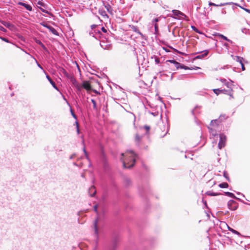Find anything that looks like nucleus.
Listing matches in <instances>:
<instances>
[{
    "label": "nucleus",
    "instance_id": "38",
    "mask_svg": "<svg viewBox=\"0 0 250 250\" xmlns=\"http://www.w3.org/2000/svg\"><path fill=\"white\" fill-rule=\"evenodd\" d=\"M168 62H170V63H173L174 64L176 62H177L175 60H168Z\"/></svg>",
    "mask_w": 250,
    "mask_h": 250
},
{
    "label": "nucleus",
    "instance_id": "9",
    "mask_svg": "<svg viewBox=\"0 0 250 250\" xmlns=\"http://www.w3.org/2000/svg\"><path fill=\"white\" fill-rule=\"evenodd\" d=\"M71 82L74 86L78 90H81L82 89V86L81 84H80L75 79L72 78L71 79Z\"/></svg>",
    "mask_w": 250,
    "mask_h": 250
},
{
    "label": "nucleus",
    "instance_id": "12",
    "mask_svg": "<svg viewBox=\"0 0 250 250\" xmlns=\"http://www.w3.org/2000/svg\"><path fill=\"white\" fill-rule=\"evenodd\" d=\"M1 23L4 26L10 29V30H13L14 27V25L9 22L2 21Z\"/></svg>",
    "mask_w": 250,
    "mask_h": 250
},
{
    "label": "nucleus",
    "instance_id": "17",
    "mask_svg": "<svg viewBox=\"0 0 250 250\" xmlns=\"http://www.w3.org/2000/svg\"><path fill=\"white\" fill-rule=\"evenodd\" d=\"M216 36H217L220 38H221L222 39L228 41V42H231V41H230L229 39H228L226 36H224L223 35H222V34H217L216 35Z\"/></svg>",
    "mask_w": 250,
    "mask_h": 250
},
{
    "label": "nucleus",
    "instance_id": "22",
    "mask_svg": "<svg viewBox=\"0 0 250 250\" xmlns=\"http://www.w3.org/2000/svg\"><path fill=\"white\" fill-rule=\"evenodd\" d=\"M213 91L214 93L217 95H218L219 94H221L220 89H213Z\"/></svg>",
    "mask_w": 250,
    "mask_h": 250
},
{
    "label": "nucleus",
    "instance_id": "28",
    "mask_svg": "<svg viewBox=\"0 0 250 250\" xmlns=\"http://www.w3.org/2000/svg\"><path fill=\"white\" fill-rule=\"evenodd\" d=\"M105 7L106 8V9L107 10V11H108V12L111 13V10H110V9H111V7H110V6L108 4L107 5H106L105 6Z\"/></svg>",
    "mask_w": 250,
    "mask_h": 250
},
{
    "label": "nucleus",
    "instance_id": "24",
    "mask_svg": "<svg viewBox=\"0 0 250 250\" xmlns=\"http://www.w3.org/2000/svg\"><path fill=\"white\" fill-rule=\"evenodd\" d=\"M91 102L93 104V108L95 109H97V104H96V101L92 99Z\"/></svg>",
    "mask_w": 250,
    "mask_h": 250
},
{
    "label": "nucleus",
    "instance_id": "11",
    "mask_svg": "<svg viewBox=\"0 0 250 250\" xmlns=\"http://www.w3.org/2000/svg\"><path fill=\"white\" fill-rule=\"evenodd\" d=\"M88 192H89V193L90 196H91V197L94 196L96 193L95 187L94 186H91L89 188Z\"/></svg>",
    "mask_w": 250,
    "mask_h": 250
},
{
    "label": "nucleus",
    "instance_id": "26",
    "mask_svg": "<svg viewBox=\"0 0 250 250\" xmlns=\"http://www.w3.org/2000/svg\"><path fill=\"white\" fill-rule=\"evenodd\" d=\"M229 230L230 231H231L232 233H235V234H240V233H239V232L238 231L233 229L229 228Z\"/></svg>",
    "mask_w": 250,
    "mask_h": 250
},
{
    "label": "nucleus",
    "instance_id": "3",
    "mask_svg": "<svg viewBox=\"0 0 250 250\" xmlns=\"http://www.w3.org/2000/svg\"><path fill=\"white\" fill-rule=\"evenodd\" d=\"M219 121L218 120H213L211 121L208 128L210 130V133L213 136L216 135V129L218 126Z\"/></svg>",
    "mask_w": 250,
    "mask_h": 250
},
{
    "label": "nucleus",
    "instance_id": "23",
    "mask_svg": "<svg viewBox=\"0 0 250 250\" xmlns=\"http://www.w3.org/2000/svg\"><path fill=\"white\" fill-rule=\"evenodd\" d=\"M225 194L228 195V196L231 197V198H235V195L233 193L229 192H227L225 193Z\"/></svg>",
    "mask_w": 250,
    "mask_h": 250
},
{
    "label": "nucleus",
    "instance_id": "47",
    "mask_svg": "<svg viewBox=\"0 0 250 250\" xmlns=\"http://www.w3.org/2000/svg\"><path fill=\"white\" fill-rule=\"evenodd\" d=\"M38 65L42 69V67L41 66V65L39 64H38Z\"/></svg>",
    "mask_w": 250,
    "mask_h": 250
},
{
    "label": "nucleus",
    "instance_id": "39",
    "mask_svg": "<svg viewBox=\"0 0 250 250\" xmlns=\"http://www.w3.org/2000/svg\"><path fill=\"white\" fill-rule=\"evenodd\" d=\"M0 29L1 31H2L3 32H6V29L3 28V27H0Z\"/></svg>",
    "mask_w": 250,
    "mask_h": 250
},
{
    "label": "nucleus",
    "instance_id": "16",
    "mask_svg": "<svg viewBox=\"0 0 250 250\" xmlns=\"http://www.w3.org/2000/svg\"><path fill=\"white\" fill-rule=\"evenodd\" d=\"M46 78L48 79V80L49 81L50 83L51 84V85L54 87L55 89H57V87L56 86V84L54 81L50 78V77L47 75H46Z\"/></svg>",
    "mask_w": 250,
    "mask_h": 250
},
{
    "label": "nucleus",
    "instance_id": "2",
    "mask_svg": "<svg viewBox=\"0 0 250 250\" xmlns=\"http://www.w3.org/2000/svg\"><path fill=\"white\" fill-rule=\"evenodd\" d=\"M98 205H95L94 206V210L95 212L97 214V217L96 219L94 220V224H93L94 233H95V234L96 235V243L98 242V238H99V236H98L99 232H98V223L99 222L101 221L102 220V217L98 214Z\"/></svg>",
    "mask_w": 250,
    "mask_h": 250
},
{
    "label": "nucleus",
    "instance_id": "35",
    "mask_svg": "<svg viewBox=\"0 0 250 250\" xmlns=\"http://www.w3.org/2000/svg\"><path fill=\"white\" fill-rule=\"evenodd\" d=\"M209 5L210 6H219V5H217V4H215V3H213V2H210L209 3Z\"/></svg>",
    "mask_w": 250,
    "mask_h": 250
},
{
    "label": "nucleus",
    "instance_id": "19",
    "mask_svg": "<svg viewBox=\"0 0 250 250\" xmlns=\"http://www.w3.org/2000/svg\"><path fill=\"white\" fill-rule=\"evenodd\" d=\"M141 139H142V137L138 134H136V135H135V141L137 142V143H139L141 141Z\"/></svg>",
    "mask_w": 250,
    "mask_h": 250
},
{
    "label": "nucleus",
    "instance_id": "6",
    "mask_svg": "<svg viewBox=\"0 0 250 250\" xmlns=\"http://www.w3.org/2000/svg\"><path fill=\"white\" fill-rule=\"evenodd\" d=\"M228 207L229 209L231 210H235L238 208V204L234 200H231L228 202Z\"/></svg>",
    "mask_w": 250,
    "mask_h": 250
},
{
    "label": "nucleus",
    "instance_id": "34",
    "mask_svg": "<svg viewBox=\"0 0 250 250\" xmlns=\"http://www.w3.org/2000/svg\"><path fill=\"white\" fill-rule=\"evenodd\" d=\"M1 40L6 42H9V41L7 39L5 38H1Z\"/></svg>",
    "mask_w": 250,
    "mask_h": 250
},
{
    "label": "nucleus",
    "instance_id": "41",
    "mask_svg": "<svg viewBox=\"0 0 250 250\" xmlns=\"http://www.w3.org/2000/svg\"><path fill=\"white\" fill-rule=\"evenodd\" d=\"M243 9L246 11V12L250 13V9H247V8H243Z\"/></svg>",
    "mask_w": 250,
    "mask_h": 250
},
{
    "label": "nucleus",
    "instance_id": "20",
    "mask_svg": "<svg viewBox=\"0 0 250 250\" xmlns=\"http://www.w3.org/2000/svg\"><path fill=\"white\" fill-rule=\"evenodd\" d=\"M132 29L133 31H134L136 33L139 34L140 35H142V33L140 32L139 30L138 29V28L137 27L133 26Z\"/></svg>",
    "mask_w": 250,
    "mask_h": 250
},
{
    "label": "nucleus",
    "instance_id": "4",
    "mask_svg": "<svg viewBox=\"0 0 250 250\" xmlns=\"http://www.w3.org/2000/svg\"><path fill=\"white\" fill-rule=\"evenodd\" d=\"M225 84L227 86L228 89H220L221 93H223V94H225L228 95L230 97L233 98V91L232 89L229 86V83H226Z\"/></svg>",
    "mask_w": 250,
    "mask_h": 250
},
{
    "label": "nucleus",
    "instance_id": "33",
    "mask_svg": "<svg viewBox=\"0 0 250 250\" xmlns=\"http://www.w3.org/2000/svg\"><path fill=\"white\" fill-rule=\"evenodd\" d=\"M155 62H156V63L157 64L159 63H160V59H159V58H158L156 57V58H155Z\"/></svg>",
    "mask_w": 250,
    "mask_h": 250
},
{
    "label": "nucleus",
    "instance_id": "30",
    "mask_svg": "<svg viewBox=\"0 0 250 250\" xmlns=\"http://www.w3.org/2000/svg\"><path fill=\"white\" fill-rule=\"evenodd\" d=\"M101 15L102 16H103V17L105 16V17H108V16H107V14H106V13H105V11H102V12H101Z\"/></svg>",
    "mask_w": 250,
    "mask_h": 250
},
{
    "label": "nucleus",
    "instance_id": "45",
    "mask_svg": "<svg viewBox=\"0 0 250 250\" xmlns=\"http://www.w3.org/2000/svg\"><path fill=\"white\" fill-rule=\"evenodd\" d=\"M96 27V25H95V24H93V25H91V28H94Z\"/></svg>",
    "mask_w": 250,
    "mask_h": 250
},
{
    "label": "nucleus",
    "instance_id": "43",
    "mask_svg": "<svg viewBox=\"0 0 250 250\" xmlns=\"http://www.w3.org/2000/svg\"><path fill=\"white\" fill-rule=\"evenodd\" d=\"M92 91H93L94 93H96V94H100V93H99V92H98L96 90H92Z\"/></svg>",
    "mask_w": 250,
    "mask_h": 250
},
{
    "label": "nucleus",
    "instance_id": "27",
    "mask_svg": "<svg viewBox=\"0 0 250 250\" xmlns=\"http://www.w3.org/2000/svg\"><path fill=\"white\" fill-rule=\"evenodd\" d=\"M75 124H76V127H77V131L78 133H80V129H79V123H78V122L77 121H76L75 122Z\"/></svg>",
    "mask_w": 250,
    "mask_h": 250
},
{
    "label": "nucleus",
    "instance_id": "18",
    "mask_svg": "<svg viewBox=\"0 0 250 250\" xmlns=\"http://www.w3.org/2000/svg\"><path fill=\"white\" fill-rule=\"evenodd\" d=\"M219 187L221 188H227L229 187V185L227 183H223L219 184Z\"/></svg>",
    "mask_w": 250,
    "mask_h": 250
},
{
    "label": "nucleus",
    "instance_id": "25",
    "mask_svg": "<svg viewBox=\"0 0 250 250\" xmlns=\"http://www.w3.org/2000/svg\"><path fill=\"white\" fill-rule=\"evenodd\" d=\"M174 65H175V67L177 69H179V68H184L183 66H181L179 62H175Z\"/></svg>",
    "mask_w": 250,
    "mask_h": 250
},
{
    "label": "nucleus",
    "instance_id": "29",
    "mask_svg": "<svg viewBox=\"0 0 250 250\" xmlns=\"http://www.w3.org/2000/svg\"><path fill=\"white\" fill-rule=\"evenodd\" d=\"M224 176L229 181V179L228 176V174L227 173V172H224Z\"/></svg>",
    "mask_w": 250,
    "mask_h": 250
},
{
    "label": "nucleus",
    "instance_id": "48",
    "mask_svg": "<svg viewBox=\"0 0 250 250\" xmlns=\"http://www.w3.org/2000/svg\"><path fill=\"white\" fill-rule=\"evenodd\" d=\"M221 81H222V82H226V80H221Z\"/></svg>",
    "mask_w": 250,
    "mask_h": 250
},
{
    "label": "nucleus",
    "instance_id": "21",
    "mask_svg": "<svg viewBox=\"0 0 250 250\" xmlns=\"http://www.w3.org/2000/svg\"><path fill=\"white\" fill-rule=\"evenodd\" d=\"M27 56H28V60L29 61H30L31 62H35L36 63H37V61L31 56H30L29 55H27Z\"/></svg>",
    "mask_w": 250,
    "mask_h": 250
},
{
    "label": "nucleus",
    "instance_id": "14",
    "mask_svg": "<svg viewBox=\"0 0 250 250\" xmlns=\"http://www.w3.org/2000/svg\"><path fill=\"white\" fill-rule=\"evenodd\" d=\"M203 52H204L203 54H202L201 55H200L197 56L195 57V58L196 59H202V58H203L207 56L208 55V50H205Z\"/></svg>",
    "mask_w": 250,
    "mask_h": 250
},
{
    "label": "nucleus",
    "instance_id": "46",
    "mask_svg": "<svg viewBox=\"0 0 250 250\" xmlns=\"http://www.w3.org/2000/svg\"><path fill=\"white\" fill-rule=\"evenodd\" d=\"M208 195H215V194H212V193H210V194L208 193Z\"/></svg>",
    "mask_w": 250,
    "mask_h": 250
},
{
    "label": "nucleus",
    "instance_id": "13",
    "mask_svg": "<svg viewBox=\"0 0 250 250\" xmlns=\"http://www.w3.org/2000/svg\"><path fill=\"white\" fill-rule=\"evenodd\" d=\"M236 58H237V61L239 62L241 64L242 70L244 71L245 70V67L244 65L243 62V58L242 57H239V56H237Z\"/></svg>",
    "mask_w": 250,
    "mask_h": 250
},
{
    "label": "nucleus",
    "instance_id": "42",
    "mask_svg": "<svg viewBox=\"0 0 250 250\" xmlns=\"http://www.w3.org/2000/svg\"><path fill=\"white\" fill-rule=\"evenodd\" d=\"M154 27L156 31L158 30V26L157 24H155Z\"/></svg>",
    "mask_w": 250,
    "mask_h": 250
},
{
    "label": "nucleus",
    "instance_id": "37",
    "mask_svg": "<svg viewBox=\"0 0 250 250\" xmlns=\"http://www.w3.org/2000/svg\"><path fill=\"white\" fill-rule=\"evenodd\" d=\"M101 30L104 33L107 32L106 29L104 27H102Z\"/></svg>",
    "mask_w": 250,
    "mask_h": 250
},
{
    "label": "nucleus",
    "instance_id": "1",
    "mask_svg": "<svg viewBox=\"0 0 250 250\" xmlns=\"http://www.w3.org/2000/svg\"><path fill=\"white\" fill-rule=\"evenodd\" d=\"M135 154L132 150L126 151L124 153H122L121 160L123 162L124 168H131L135 163Z\"/></svg>",
    "mask_w": 250,
    "mask_h": 250
},
{
    "label": "nucleus",
    "instance_id": "15",
    "mask_svg": "<svg viewBox=\"0 0 250 250\" xmlns=\"http://www.w3.org/2000/svg\"><path fill=\"white\" fill-rule=\"evenodd\" d=\"M172 12L175 16L179 17L180 16H185V15L183 13H182L181 11H180L179 10H172Z\"/></svg>",
    "mask_w": 250,
    "mask_h": 250
},
{
    "label": "nucleus",
    "instance_id": "31",
    "mask_svg": "<svg viewBox=\"0 0 250 250\" xmlns=\"http://www.w3.org/2000/svg\"><path fill=\"white\" fill-rule=\"evenodd\" d=\"M71 115L72 116L75 118V119H76V115L74 114V112L73 111V110L72 109H71Z\"/></svg>",
    "mask_w": 250,
    "mask_h": 250
},
{
    "label": "nucleus",
    "instance_id": "40",
    "mask_svg": "<svg viewBox=\"0 0 250 250\" xmlns=\"http://www.w3.org/2000/svg\"><path fill=\"white\" fill-rule=\"evenodd\" d=\"M83 150L84 153L86 157H87V152H86L85 147H83Z\"/></svg>",
    "mask_w": 250,
    "mask_h": 250
},
{
    "label": "nucleus",
    "instance_id": "5",
    "mask_svg": "<svg viewBox=\"0 0 250 250\" xmlns=\"http://www.w3.org/2000/svg\"><path fill=\"white\" fill-rule=\"evenodd\" d=\"M220 140L218 143V148L221 149L224 147L226 145V136L223 134H220L219 135Z\"/></svg>",
    "mask_w": 250,
    "mask_h": 250
},
{
    "label": "nucleus",
    "instance_id": "36",
    "mask_svg": "<svg viewBox=\"0 0 250 250\" xmlns=\"http://www.w3.org/2000/svg\"><path fill=\"white\" fill-rule=\"evenodd\" d=\"M174 51L177 52L179 54H182V55H185V54L184 53L179 51L176 49H174Z\"/></svg>",
    "mask_w": 250,
    "mask_h": 250
},
{
    "label": "nucleus",
    "instance_id": "8",
    "mask_svg": "<svg viewBox=\"0 0 250 250\" xmlns=\"http://www.w3.org/2000/svg\"><path fill=\"white\" fill-rule=\"evenodd\" d=\"M42 25L46 27L54 35H57L58 32L52 26L47 25V24H42Z\"/></svg>",
    "mask_w": 250,
    "mask_h": 250
},
{
    "label": "nucleus",
    "instance_id": "10",
    "mask_svg": "<svg viewBox=\"0 0 250 250\" xmlns=\"http://www.w3.org/2000/svg\"><path fill=\"white\" fill-rule=\"evenodd\" d=\"M18 4L20 5L24 6L27 10H28L29 11H31L32 10V6L28 4L27 3L22 2H18Z\"/></svg>",
    "mask_w": 250,
    "mask_h": 250
},
{
    "label": "nucleus",
    "instance_id": "32",
    "mask_svg": "<svg viewBox=\"0 0 250 250\" xmlns=\"http://www.w3.org/2000/svg\"><path fill=\"white\" fill-rule=\"evenodd\" d=\"M192 28L193 29L194 31H195L197 33H199L198 30L195 27V26H192Z\"/></svg>",
    "mask_w": 250,
    "mask_h": 250
},
{
    "label": "nucleus",
    "instance_id": "7",
    "mask_svg": "<svg viewBox=\"0 0 250 250\" xmlns=\"http://www.w3.org/2000/svg\"><path fill=\"white\" fill-rule=\"evenodd\" d=\"M81 85L82 86V88H84L87 91H90L92 90V87L89 81H83L82 84Z\"/></svg>",
    "mask_w": 250,
    "mask_h": 250
},
{
    "label": "nucleus",
    "instance_id": "44",
    "mask_svg": "<svg viewBox=\"0 0 250 250\" xmlns=\"http://www.w3.org/2000/svg\"><path fill=\"white\" fill-rule=\"evenodd\" d=\"M153 21L155 22H157L159 21V19L158 18H155V19H154Z\"/></svg>",
    "mask_w": 250,
    "mask_h": 250
}]
</instances>
